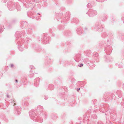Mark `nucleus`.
I'll return each instance as SVG.
<instances>
[{
	"label": "nucleus",
	"mask_w": 124,
	"mask_h": 124,
	"mask_svg": "<svg viewBox=\"0 0 124 124\" xmlns=\"http://www.w3.org/2000/svg\"><path fill=\"white\" fill-rule=\"evenodd\" d=\"M19 44V42H18V48L20 51H23L24 49V45L23 44L20 45Z\"/></svg>",
	"instance_id": "2"
},
{
	"label": "nucleus",
	"mask_w": 124,
	"mask_h": 124,
	"mask_svg": "<svg viewBox=\"0 0 124 124\" xmlns=\"http://www.w3.org/2000/svg\"><path fill=\"white\" fill-rule=\"evenodd\" d=\"M7 97L8 98H9L10 97L9 95L8 94L7 95Z\"/></svg>",
	"instance_id": "10"
},
{
	"label": "nucleus",
	"mask_w": 124,
	"mask_h": 124,
	"mask_svg": "<svg viewBox=\"0 0 124 124\" xmlns=\"http://www.w3.org/2000/svg\"><path fill=\"white\" fill-rule=\"evenodd\" d=\"M27 41H29V40L31 39L29 37H27Z\"/></svg>",
	"instance_id": "8"
},
{
	"label": "nucleus",
	"mask_w": 124,
	"mask_h": 124,
	"mask_svg": "<svg viewBox=\"0 0 124 124\" xmlns=\"http://www.w3.org/2000/svg\"><path fill=\"white\" fill-rule=\"evenodd\" d=\"M87 7L88 8H90L92 7V5L90 3H88L87 4Z\"/></svg>",
	"instance_id": "4"
},
{
	"label": "nucleus",
	"mask_w": 124,
	"mask_h": 124,
	"mask_svg": "<svg viewBox=\"0 0 124 124\" xmlns=\"http://www.w3.org/2000/svg\"><path fill=\"white\" fill-rule=\"evenodd\" d=\"M32 118V119L34 121H36V117H35V118Z\"/></svg>",
	"instance_id": "7"
},
{
	"label": "nucleus",
	"mask_w": 124,
	"mask_h": 124,
	"mask_svg": "<svg viewBox=\"0 0 124 124\" xmlns=\"http://www.w3.org/2000/svg\"><path fill=\"white\" fill-rule=\"evenodd\" d=\"M80 88H79V89H78V90H80Z\"/></svg>",
	"instance_id": "19"
},
{
	"label": "nucleus",
	"mask_w": 124,
	"mask_h": 124,
	"mask_svg": "<svg viewBox=\"0 0 124 124\" xmlns=\"http://www.w3.org/2000/svg\"><path fill=\"white\" fill-rule=\"evenodd\" d=\"M87 14L90 17H93L96 15L97 14V13L96 10L90 9L88 11V12L87 13Z\"/></svg>",
	"instance_id": "1"
},
{
	"label": "nucleus",
	"mask_w": 124,
	"mask_h": 124,
	"mask_svg": "<svg viewBox=\"0 0 124 124\" xmlns=\"http://www.w3.org/2000/svg\"><path fill=\"white\" fill-rule=\"evenodd\" d=\"M83 66V64H80L78 65V66L80 67H81Z\"/></svg>",
	"instance_id": "6"
},
{
	"label": "nucleus",
	"mask_w": 124,
	"mask_h": 124,
	"mask_svg": "<svg viewBox=\"0 0 124 124\" xmlns=\"http://www.w3.org/2000/svg\"><path fill=\"white\" fill-rule=\"evenodd\" d=\"M13 103L14 105L15 104V102L14 101H13Z\"/></svg>",
	"instance_id": "12"
},
{
	"label": "nucleus",
	"mask_w": 124,
	"mask_h": 124,
	"mask_svg": "<svg viewBox=\"0 0 124 124\" xmlns=\"http://www.w3.org/2000/svg\"><path fill=\"white\" fill-rule=\"evenodd\" d=\"M14 66V65L13 64H11V68L13 67Z\"/></svg>",
	"instance_id": "9"
},
{
	"label": "nucleus",
	"mask_w": 124,
	"mask_h": 124,
	"mask_svg": "<svg viewBox=\"0 0 124 124\" xmlns=\"http://www.w3.org/2000/svg\"><path fill=\"white\" fill-rule=\"evenodd\" d=\"M39 107H40L41 108H42V107L41 106H39Z\"/></svg>",
	"instance_id": "16"
},
{
	"label": "nucleus",
	"mask_w": 124,
	"mask_h": 124,
	"mask_svg": "<svg viewBox=\"0 0 124 124\" xmlns=\"http://www.w3.org/2000/svg\"><path fill=\"white\" fill-rule=\"evenodd\" d=\"M43 122V120H42L41 121H40V122Z\"/></svg>",
	"instance_id": "15"
},
{
	"label": "nucleus",
	"mask_w": 124,
	"mask_h": 124,
	"mask_svg": "<svg viewBox=\"0 0 124 124\" xmlns=\"http://www.w3.org/2000/svg\"><path fill=\"white\" fill-rule=\"evenodd\" d=\"M17 113H18V114H19L20 113V111L19 112L18 111H17Z\"/></svg>",
	"instance_id": "14"
},
{
	"label": "nucleus",
	"mask_w": 124,
	"mask_h": 124,
	"mask_svg": "<svg viewBox=\"0 0 124 124\" xmlns=\"http://www.w3.org/2000/svg\"><path fill=\"white\" fill-rule=\"evenodd\" d=\"M42 110V108H41V110Z\"/></svg>",
	"instance_id": "20"
},
{
	"label": "nucleus",
	"mask_w": 124,
	"mask_h": 124,
	"mask_svg": "<svg viewBox=\"0 0 124 124\" xmlns=\"http://www.w3.org/2000/svg\"><path fill=\"white\" fill-rule=\"evenodd\" d=\"M38 14H39V13H38Z\"/></svg>",
	"instance_id": "21"
},
{
	"label": "nucleus",
	"mask_w": 124,
	"mask_h": 124,
	"mask_svg": "<svg viewBox=\"0 0 124 124\" xmlns=\"http://www.w3.org/2000/svg\"><path fill=\"white\" fill-rule=\"evenodd\" d=\"M16 82H18V80H16Z\"/></svg>",
	"instance_id": "13"
},
{
	"label": "nucleus",
	"mask_w": 124,
	"mask_h": 124,
	"mask_svg": "<svg viewBox=\"0 0 124 124\" xmlns=\"http://www.w3.org/2000/svg\"><path fill=\"white\" fill-rule=\"evenodd\" d=\"M18 32H16V34H15V35H17L18 33Z\"/></svg>",
	"instance_id": "11"
},
{
	"label": "nucleus",
	"mask_w": 124,
	"mask_h": 124,
	"mask_svg": "<svg viewBox=\"0 0 124 124\" xmlns=\"http://www.w3.org/2000/svg\"><path fill=\"white\" fill-rule=\"evenodd\" d=\"M8 8H9V9H10L11 10H12L15 8V7L14 6L13 7V6H11V7L10 8H9V7H8Z\"/></svg>",
	"instance_id": "5"
},
{
	"label": "nucleus",
	"mask_w": 124,
	"mask_h": 124,
	"mask_svg": "<svg viewBox=\"0 0 124 124\" xmlns=\"http://www.w3.org/2000/svg\"><path fill=\"white\" fill-rule=\"evenodd\" d=\"M29 115L31 117H33L34 116V114H32V113L31 112V111H30L29 112Z\"/></svg>",
	"instance_id": "3"
},
{
	"label": "nucleus",
	"mask_w": 124,
	"mask_h": 124,
	"mask_svg": "<svg viewBox=\"0 0 124 124\" xmlns=\"http://www.w3.org/2000/svg\"><path fill=\"white\" fill-rule=\"evenodd\" d=\"M25 104V105H27V104Z\"/></svg>",
	"instance_id": "18"
},
{
	"label": "nucleus",
	"mask_w": 124,
	"mask_h": 124,
	"mask_svg": "<svg viewBox=\"0 0 124 124\" xmlns=\"http://www.w3.org/2000/svg\"><path fill=\"white\" fill-rule=\"evenodd\" d=\"M46 97H45V99L46 100V99H46Z\"/></svg>",
	"instance_id": "17"
}]
</instances>
